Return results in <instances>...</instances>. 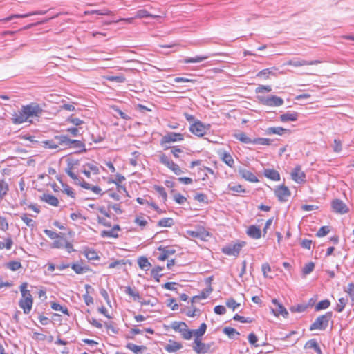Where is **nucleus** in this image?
Instances as JSON below:
<instances>
[{
  "label": "nucleus",
  "mask_w": 354,
  "mask_h": 354,
  "mask_svg": "<svg viewBox=\"0 0 354 354\" xmlns=\"http://www.w3.org/2000/svg\"><path fill=\"white\" fill-rule=\"evenodd\" d=\"M9 190L8 184L4 180H0V199H3Z\"/></svg>",
  "instance_id": "obj_36"
},
{
  "label": "nucleus",
  "mask_w": 354,
  "mask_h": 354,
  "mask_svg": "<svg viewBox=\"0 0 354 354\" xmlns=\"http://www.w3.org/2000/svg\"><path fill=\"white\" fill-rule=\"evenodd\" d=\"M193 350L197 354H205L213 351V350H212V347L214 344V342L205 344L202 342L201 339L195 338Z\"/></svg>",
  "instance_id": "obj_6"
},
{
  "label": "nucleus",
  "mask_w": 354,
  "mask_h": 354,
  "mask_svg": "<svg viewBox=\"0 0 354 354\" xmlns=\"http://www.w3.org/2000/svg\"><path fill=\"white\" fill-rule=\"evenodd\" d=\"M244 245V242L241 243L230 244L222 248L221 251L226 255L237 257Z\"/></svg>",
  "instance_id": "obj_8"
},
{
  "label": "nucleus",
  "mask_w": 354,
  "mask_h": 354,
  "mask_svg": "<svg viewBox=\"0 0 354 354\" xmlns=\"http://www.w3.org/2000/svg\"><path fill=\"white\" fill-rule=\"evenodd\" d=\"M44 147L50 149H57L59 147L55 139L44 142Z\"/></svg>",
  "instance_id": "obj_54"
},
{
  "label": "nucleus",
  "mask_w": 354,
  "mask_h": 354,
  "mask_svg": "<svg viewBox=\"0 0 354 354\" xmlns=\"http://www.w3.org/2000/svg\"><path fill=\"white\" fill-rule=\"evenodd\" d=\"M223 333L228 336L230 339H238L240 333L234 328L231 327H225L223 329Z\"/></svg>",
  "instance_id": "obj_30"
},
{
  "label": "nucleus",
  "mask_w": 354,
  "mask_h": 354,
  "mask_svg": "<svg viewBox=\"0 0 354 354\" xmlns=\"http://www.w3.org/2000/svg\"><path fill=\"white\" fill-rule=\"evenodd\" d=\"M100 236L102 237H113L118 238V234L117 232H115L112 229L110 230H103L100 233Z\"/></svg>",
  "instance_id": "obj_52"
},
{
  "label": "nucleus",
  "mask_w": 354,
  "mask_h": 354,
  "mask_svg": "<svg viewBox=\"0 0 354 354\" xmlns=\"http://www.w3.org/2000/svg\"><path fill=\"white\" fill-rule=\"evenodd\" d=\"M184 140V136L180 133L169 132L162 136L160 140L161 145L167 143L174 142L176 141H182Z\"/></svg>",
  "instance_id": "obj_10"
},
{
  "label": "nucleus",
  "mask_w": 354,
  "mask_h": 354,
  "mask_svg": "<svg viewBox=\"0 0 354 354\" xmlns=\"http://www.w3.org/2000/svg\"><path fill=\"white\" fill-rule=\"evenodd\" d=\"M272 142V140L271 139L266 138H257L253 139V144L254 145H270Z\"/></svg>",
  "instance_id": "obj_44"
},
{
  "label": "nucleus",
  "mask_w": 354,
  "mask_h": 354,
  "mask_svg": "<svg viewBox=\"0 0 354 354\" xmlns=\"http://www.w3.org/2000/svg\"><path fill=\"white\" fill-rule=\"evenodd\" d=\"M126 265V261L124 259L116 260L113 262H111L109 265V268H118L120 266H123Z\"/></svg>",
  "instance_id": "obj_60"
},
{
  "label": "nucleus",
  "mask_w": 354,
  "mask_h": 354,
  "mask_svg": "<svg viewBox=\"0 0 354 354\" xmlns=\"http://www.w3.org/2000/svg\"><path fill=\"white\" fill-rule=\"evenodd\" d=\"M13 245V241L11 237H8L6 239V243H3L0 242V250L3 248H6L7 250H10Z\"/></svg>",
  "instance_id": "obj_55"
},
{
  "label": "nucleus",
  "mask_w": 354,
  "mask_h": 354,
  "mask_svg": "<svg viewBox=\"0 0 354 354\" xmlns=\"http://www.w3.org/2000/svg\"><path fill=\"white\" fill-rule=\"evenodd\" d=\"M209 124H205L200 120H196L194 123L191 124L189 131L196 136L202 137L209 129Z\"/></svg>",
  "instance_id": "obj_5"
},
{
  "label": "nucleus",
  "mask_w": 354,
  "mask_h": 354,
  "mask_svg": "<svg viewBox=\"0 0 354 354\" xmlns=\"http://www.w3.org/2000/svg\"><path fill=\"white\" fill-rule=\"evenodd\" d=\"M50 306L52 309L56 311H61L64 314L69 315L68 308L66 306H63L56 302H52Z\"/></svg>",
  "instance_id": "obj_39"
},
{
  "label": "nucleus",
  "mask_w": 354,
  "mask_h": 354,
  "mask_svg": "<svg viewBox=\"0 0 354 354\" xmlns=\"http://www.w3.org/2000/svg\"><path fill=\"white\" fill-rule=\"evenodd\" d=\"M286 132H289V130L287 129H284L281 127H269L266 129V135L277 134L279 136H282Z\"/></svg>",
  "instance_id": "obj_22"
},
{
  "label": "nucleus",
  "mask_w": 354,
  "mask_h": 354,
  "mask_svg": "<svg viewBox=\"0 0 354 354\" xmlns=\"http://www.w3.org/2000/svg\"><path fill=\"white\" fill-rule=\"evenodd\" d=\"M182 348V345L176 342L169 343L165 346V350L169 353L176 352Z\"/></svg>",
  "instance_id": "obj_35"
},
{
  "label": "nucleus",
  "mask_w": 354,
  "mask_h": 354,
  "mask_svg": "<svg viewBox=\"0 0 354 354\" xmlns=\"http://www.w3.org/2000/svg\"><path fill=\"white\" fill-rule=\"evenodd\" d=\"M174 224V220L171 218H163L160 219L158 225L160 227H171Z\"/></svg>",
  "instance_id": "obj_41"
},
{
  "label": "nucleus",
  "mask_w": 354,
  "mask_h": 354,
  "mask_svg": "<svg viewBox=\"0 0 354 354\" xmlns=\"http://www.w3.org/2000/svg\"><path fill=\"white\" fill-rule=\"evenodd\" d=\"M180 333L185 339H190L193 335L192 330H189L187 327H184Z\"/></svg>",
  "instance_id": "obj_58"
},
{
  "label": "nucleus",
  "mask_w": 354,
  "mask_h": 354,
  "mask_svg": "<svg viewBox=\"0 0 354 354\" xmlns=\"http://www.w3.org/2000/svg\"><path fill=\"white\" fill-rule=\"evenodd\" d=\"M207 329V325L205 323H203L201 324L199 328L196 330H192L193 331V335L195 337V338L200 339L201 337H202Z\"/></svg>",
  "instance_id": "obj_34"
},
{
  "label": "nucleus",
  "mask_w": 354,
  "mask_h": 354,
  "mask_svg": "<svg viewBox=\"0 0 354 354\" xmlns=\"http://www.w3.org/2000/svg\"><path fill=\"white\" fill-rule=\"evenodd\" d=\"M41 199L54 207H57L59 205V201L57 198L49 194H44L41 197Z\"/></svg>",
  "instance_id": "obj_23"
},
{
  "label": "nucleus",
  "mask_w": 354,
  "mask_h": 354,
  "mask_svg": "<svg viewBox=\"0 0 354 354\" xmlns=\"http://www.w3.org/2000/svg\"><path fill=\"white\" fill-rule=\"evenodd\" d=\"M42 112L41 107L35 102L22 106L21 110L13 113L12 122L15 124H22L27 122L30 118L39 117Z\"/></svg>",
  "instance_id": "obj_1"
},
{
  "label": "nucleus",
  "mask_w": 354,
  "mask_h": 354,
  "mask_svg": "<svg viewBox=\"0 0 354 354\" xmlns=\"http://www.w3.org/2000/svg\"><path fill=\"white\" fill-rule=\"evenodd\" d=\"M212 279V277L207 278V283H210V281ZM212 291H213V289H212L211 285L209 284V286L203 290L202 292L198 295L193 297L192 301L195 302L199 299H206Z\"/></svg>",
  "instance_id": "obj_15"
},
{
  "label": "nucleus",
  "mask_w": 354,
  "mask_h": 354,
  "mask_svg": "<svg viewBox=\"0 0 354 354\" xmlns=\"http://www.w3.org/2000/svg\"><path fill=\"white\" fill-rule=\"evenodd\" d=\"M54 139L56 141V144H57L58 147L64 146L66 147H68L70 146V140L67 136L65 135H57L54 137Z\"/></svg>",
  "instance_id": "obj_25"
},
{
  "label": "nucleus",
  "mask_w": 354,
  "mask_h": 354,
  "mask_svg": "<svg viewBox=\"0 0 354 354\" xmlns=\"http://www.w3.org/2000/svg\"><path fill=\"white\" fill-rule=\"evenodd\" d=\"M315 268V264L313 262H309L306 263L303 269H302V273L304 275L309 274L310 272H313Z\"/></svg>",
  "instance_id": "obj_50"
},
{
  "label": "nucleus",
  "mask_w": 354,
  "mask_h": 354,
  "mask_svg": "<svg viewBox=\"0 0 354 354\" xmlns=\"http://www.w3.org/2000/svg\"><path fill=\"white\" fill-rule=\"evenodd\" d=\"M272 302L275 306V308L272 309V311L275 316L278 317L279 315H282L284 318L288 317V312L277 299H273Z\"/></svg>",
  "instance_id": "obj_12"
},
{
  "label": "nucleus",
  "mask_w": 354,
  "mask_h": 354,
  "mask_svg": "<svg viewBox=\"0 0 354 354\" xmlns=\"http://www.w3.org/2000/svg\"><path fill=\"white\" fill-rule=\"evenodd\" d=\"M292 179L297 183H302L306 180V174L301 171V166H296L291 172Z\"/></svg>",
  "instance_id": "obj_13"
},
{
  "label": "nucleus",
  "mask_w": 354,
  "mask_h": 354,
  "mask_svg": "<svg viewBox=\"0 0 354 354\" xmlns=\"http://www.w3.org/2000/svg\"><path fill=\"white\" fill-rule=\"evenodd\" d=\"M248 339L249 343L251 345L254 346L256 347L259 346V344H257V342L258 341V337H257V335L254 333H250L248 335Z\"/></svg>",
  "instance_id": "obj_62"
},
{
  "label": "nucleus",
  "mask_w": 354,
  "mask_h": 354,
  "mask_svg": "<svg viewBox=\"0 0 354 354\" xmlns=\"http://www.w3.org/2000/svg\"><path fill=\"white\" fill-rule=\"evenodd\" d=\"M55 239L56 240H55L54 242L53 243L52 248H63L66 239L59 236V238Z\"/></svg>",
  "instance_id": "obj_49"
},
{
  "label": "nucleus",
  "mask_w": 354,
  "mask_h": 354,
  "mask_svg": "<svg viewBox=\"0 0 354 354\" xmlns=\"http://www.w3.org/2000/svg\"><path fill=\"white\" fill-rule=\"evenodd\" d=\"M226 306L234 310L240 306V304L237 303L233 298H231L226 301Z\"/></svg>",
  "instance_id": "obj_64"
},
{
  "label": "nucleus",
  "mask_w": 354,
  "mask_h": 354,
  "mask_svg": "<svg viewBox=\"0 0 354 354\" xmlns=\"http://www.w3.org/2000/svg\"><path fill=\"white\" fill-rule=\"evenodd\" d=\"M264 175L269 179H271L274 181H278L280 180L279 173L272 169H266L264 170Z\"/></svg>",
  "instance_id": "obj_26"
},
{
  "label": "nucleus",
  "mask_w": 354,
  "mask_h": 354,
  "mask_svg": "<svg viewBox=\"0 0 354 354\" xmlns=\"http://www.w3.org/2000/svg\"><path fill=\"white\" fill-rule=\"evenodd\" d=\"M306 348H312L313 349L317 354H322V351L319 346L317 342L315 339H312L308 340L305 344Z\"/></svg>",
  "instance_id": "obj_28"
},
{
  "label": "nucleus",
  "mask_w": 354,
  "mask_h": 354,
  "mask_svg": "<svg viewBox=\"0 0 354 354\" xmlns=\"http://www.w3.org/2000/svg\"><path fill=\"white\" fill-rule=\"evenodd\" d=\"M71 267L76 274H83L88 270L87 267H83L79 263H73Z\"/></svg>",
  "instance_id": "obj_43"
},
{
  "label": "nucleus",
  "mask_w": 354,
  "mask_h": 354,
  "mask_svg": "<svg viewBox=\"0 0 354 354\" xmlns=\"http://www.w3.org/2000/svg\"><path fill=\"white\" fill-rule=\"evenodd\" d=\"M228 189L230 191H233V192H237V193L245 192V189H243L242 185H239V184H234V185L230 184L228 186Z\"/></svg>",
  "instance_id": "obj_53"
},
{
  "label": "nucleus",
  "mask_w": 354,
  "mask_h": 354,
  "mask_svg": "<svg viewBox=\"0 0 354 354\" xmlns=\"http://www.w3.org/2000/svg\"><path fill=\"white\" fill-rule=\"evenodd\" d=\"M331 206L333 211L337 214H344L348 212V207L346 203L338 198L334 199L331 202Z\"/></svg>",
  "instance_id": "obj_11"
},
{
  "label": "nucleus",
  "mask_w": 354,
  "mask_h": 354,
  "mask_svg": "<svg viewBox=\"0 0 354 354\" xmlns=\"http://www.w3.org/2000/svg\"><path fill=\"white\" fill-rule=\"evenodd\" d=\"M86 257L89 260H95L98 259L97 254L95 250H89L85 252Z\"/></svg>",
  "instance_id": "obj_63"
},
{
  "label": "nucleus",
  "mask_w": 354,
  "mask_h": 354,
  "mask_svg": "<svg viewBox=\"0 0 354 354\" xmlns=\"http://www.w3.org/2000/svg\"><path fill=\"white\" fill-rule=\"evenodd\" d=\"M160 162L171 170L176 175H180L183 173L180 167L164 153L160 156Z\"/></svg>",
  "instance_id": "obj_7"
},
{
  "label": "nucleus",
  "mask_w": 354,
  "mask_h": 354,
  "mask_svg": "<svg viewBox=\"0 0 354 354\" xmlns=\"http://www.w3.org/2000/svg\"><path fill=\"white\" fill-rule=\"evenodd\" d=\"M274 194L280 202H286L290 196L291 192L288 187L282 185L277 186L274 189Z\"/></svg>",
  "instance_id": "obj_9"
},
{
  "label": "nucleus",
  "mask_w": 354,
  "mask_h": 354,
  "mask_svg": "<svg viewBox=\"0 0 354 354\" xmlns=\"http://www.w3.org/2000/svg\"><path fill=\"white\" fill-rule=\"evenodd\" d=\"M68 147H73L78 149V152H85L86 149L85 145L80 140H70V146Z\"/></svg>",
  "instance_id": "obj_29"
},
{
  "label": "nucleus",
  "mask_w": 354,
  "mask_h": 354,
  "mask_svg": "<svg viewBox=\"0 0 354 354\" xmlns=\"http://www.w3.org/2000/svg\"><path fill=\"white\" fill-rule=\"evenodd\" d=\"M233 136L240 142L244 144H253V139L249 138L247 134L244 132L239 131L235 133Z\"/></svg>",
  "instance_id": "obj_24"
},
{
  "label": "nucleus",
  "mask_w": 354,
  "mask_h": 354,
  "mask_svg": "<svg viewBox=\"0 0 354 354\" xmlns=\"http://www.w3.org/2000/svg\"><path fill=\"white\" fill-rule=\"evenodd\" d=\"M208 57H209V56H207V55L196 56L194 57H186L184 59L183 62L185 64L199 63V62H201L207 59Z\"/></svg>",
  "instance_id": "obj_32"
},
{
  "label": "nucleus",
  "mask_w": 354,
  "mask_h": 354,
  "mask_svg": "<svg viewBox=\"0 0 354 354\" xmlns=\"http://www.w3.org/2000/svg\"><path fill=\"white\" fill-rule=\"evenodd\" d=\"M158 250L162 252L161 254L158 258L160 261H165L168 259L170 255L176 253L175 249L167 246L160 245L158 248Z\"/></svg>",
  "instance_id": "obj_16"
},
{
  "label": "nucleus",
  "mask_w": 354,
  "mask_h": 354,
  "mask_svg": "<svg viewBox=\"0 0 354 354\" xmlns=\"http://www.w3.org/2000/svg\"><path fill=\"white\" fill-rule=\"evenodd\" d=\"M165 17V12L164 11H159V14L154 15L151 14L148 11H147L145 9L139 10L136 12V14L135 15L136 18H145V17H151L153 19H158Z\"/></svg>",
  "instance_id": "obj_14"
},
{
  "label": "nucleus",
  "mask_w": 354,
  "mask_h": 354,
  "mask_svg": "<svg viewBox=\"0 0 354 354\" xmlns=\"http://www.w3.org/2000/svg\"><path fill=\"white\" fill-rule=\"evenodd\" d=\"M344 291L349 295L352 305H354V283H348V285L344 288Z\"/></svg>",
  "instance_id": "obj_45"
},
{
  "label": "nucleus",
  "mask_w": 354,
  "mask_h": 354,
  "mask_svg": "<svg viewBox=\"0 0 354 354\" xmlns=\"http://www.w3.org/2000/svg\"><path fill=\"white\" fill-rule=\"evenodd\" d=\"M348 298L347 297H341L338 300V303L336 305V307L335 308V310L341 313L344 310L345 306L348 304Z\"/></svg>",
  "instance_id": "obj_33"
},
{
  "label": "nucleus",
  "mask_w": 354,
  "mask_h": 354,
  "mask_svg": "<svg viewBox=\"0 0 354 354\" xmlns=\"http://www.w3.org/2000/svg\"><path fill=\"white\" fill-rule=\"evenodd\" d=\"M7 268L12 271H16L21 268V263L17 261H10L7 264Z\"/></svg>",
  "instance_id": "obj_51"
},
{
  "label": "nucleus",
  "mask_w": 354,
  "mask_h": 354,
  "mask_svg": "<svg viewBox=\"0 0 354 354\" xmlns=\"http://www.w3.org/2000/svg\"><path fill=\"white\" fill-rule=\"evenodd\" d=\"M272 68H266V69L261 70L257 74V76L259 77H264V78L267 79V78H268L269 75L272 74Z\"/></svg>",
  "instance_id": "obj_59"
},
{
  "label": "nucleus",
  "mask_w": 354,
  "mask_h": 354,
  "mask_svg": "<svg viewBox=\"0 0 354 354\" xmlns=\"http://www.w3.org/2000/svg\"><path fill=\"white\" fill-rule=\"evenodd\" d=\"M330 305V302L328 299L322 300L317 304L315 307L316 311H319L328 308Z\"/></svg>",
  "instance_id": "obj_38"
},
{
  "label": "nucleus",
  "mask_w": 354,
  "mask_h": 354,
  "mask_svg": "<svg viewBox=\"0 0 354 354\" xmlns=\"http://www.w3.org/2000/svg\"><path fill=\"white\" fill-rule=\"evenodd\" d=\"M258 99L263 105L272 107L280 106L284 102L281 97L277 95L258 96Z\"/></svg>",
  "instance_id": "obj_4"
},
{
  "label": "nucleus",
  "mask_w": 354,
  "mask_h": 354,
  "mask_svg": "<svg viewBox=\"0 0 354 354\" xmlns=\"http://www.w3.org/2000/svg\"><path fill=\"white\" fill-rule=\"evenodd\" d=\"M222 160L230 167L233 168L234 167V160L228 152L223 151L221 154Z\"/></svg>",
  "instance_id": "obj_27"
},
{
  "label": "nucleus",
  "mask_w": 354,
  "mask_h": 354,
  "mask_svg": "<svg viewBox=\"0 0 354 354\" xmlns=\"http://www.w3.org/2000/svg\"><path fill=\"white\" fill-rule=\"evenodd\" d=\"M333 314L331 312H327L324 315L317 317L315 322L310 326V331L315 330H325L328 326L329 321L331 319Z\"/></svg>",
  "instance_id": "obj_3"
},
{
  "label": "nucleus",
  "mask_w": 354,
  "mask_h": 354,
  "mask_svg": "<svg viewBox=\"0 0 354 354\" xmlns=\"http://www.w3.org/2000/svg\"><path fill=\"white\" fill-rule=\"evenodd\" d=\"M67 122L72 123L75 126H80L84 123V122L80 118H74L73 115L68 117L66 120Z\"/></svg>",
  "instance_id": "obj_61"
},
{
  "label": "nucleus",
  "mask_w": 354,
  "mask_h": 354,
  "mask_svg": "<svg viewBox=\"0 0 354 354\" xmlns=\"http://www.w3.org/2000/svg\"><path fill=\"white\" fill-rule=\"evenodd\" d=\"M126 347L136 354H141L142 351L147 349L145 346H138L133 343H128Z\"/></svg>",
  "instance_id": "obj_31"
},
{
  "label": "nucleus",
  "mask_w": 354,
  "mask_h": 354,
  "mask_svg": "<svg viewBox=\"0 0 354 354\" xmlns=\"http://www.w3.org/2000/svg\"><path fill=\"white\" fill-rule=\"evenodd\" d=\"M106 80L109 82H115L118 83H123L126 81V78L123 75H107L105 77Z\"/></svg>",
  "instance_id": "obj_37"
},
{
  "label": "nucleus",
  "mask_w": 354,
  "mask_h": 354,
  "mask_svg": "<svg viewBox=\"0 0 354 354\" xmlns=\"http://www.w3.org/2000/svg\"><path fill=\"white\" fill-rule=\"evenodd\" d=\"M125 293L133 297L134 301H139L140 299L139 292L134 291L130 286L125 287Z\"/></svg>",
  "instance_id": "obj_40"
},
{
  "label": "nucleus",
  "mask_w": 354,
  "mask_h": 354,
  "mask_svg": "<svg viewBox=\"0 0 354 354\" xmlns=\"http://www.w3.org/2000/svg\"><path fill=\"white\" fill-rule=\"evenodd\" d=\"M299 113L295 111H288L286 113L281 114L279 117L280 120L283 122L289 121H296L298 118Z\"/></svg>",
  "instance_id": "obj_20"
},
{
  "label": "nucleus",
  "mask_w": 354,
  "mask_h": 354,
  "mask_svg": "<svg viewBox=\"0 0 354 354\" xmlns=\"http://www.w3.org/2000/svg\"><path fill=\"white\" fill-rule=\"evenodd\" d=\"M138 264L141 269H148L151 266L147 258L141 257L138 259Z\"/></svg>",
  "instance_id": "obj_42"
},
{
  "label": "nucleus",
  "mask_w": 354,
  "mask_h": 354,
  "mask_svg": "<svg viewBox=\"0 0 354 354\" xmlns=\"http://www.w3.org/2000/svg\"><path fill=\"white\" fill-rule=\"evenodd\" d=\"M247 234L254 239H258L261 236V231L256 225H250L247 230Z\"/></svg>",
  "instance_id": "obj_21"
},
{
  "label": "nucleus",
  "mask_w": 354,
  "mask_h": 354,
  "mask_svg": "<svg viewBox=\"0 0 354 354\" xmlns=\"http://www.w3.org/2000/svg\"><path fill=\"white\" fill-rule=\"evenodd\" d=\"M184 327H187V324L183 322H174L171 324V328L178 332H181Z\"/></svg>",
  "instance_id": "obj_47"
},
{
  "label": "nucleus",
  "mask_w": 354,
  "mask_h": 354,
  "mask_svg": "<svg viewBox=\"0 0 354 354\" xmlns=\"http://www.w3.org/2000/svg\"><path fill=\"white\" fill-rule=\"evenodd\" d=\"M21 218L26 224L27 226L32 228L35 227V222L32 219L28 218L26 214L21 215Z\"/></svg>",
  "instance_id": "obj_56"
},
{
  "label": "nucleus",
  "mask_w": 354,
  "mask_h": 354,
  "mask_svg": "<svg viewBox=\"0 0 354 354\" xmlns=\"http://www.w3.org/2000/svg\"><path fill=\"white\" fill-rule=\"evenodd\" d=\"M44 13H45V12H44V11H35V12H28V13L22 14V15H19V14L12 15L6 18L1 19V21H9L12 20L13 19L25 18V17H28L36 15H43Z\"/></svg>",
  "instance_id": "obj_19"
},
{
  "label": "nucleus",
  "mask_w": 354,
  "mask_h": 354,
  "mask_svg": "<svg viewBox=\"0 0 354 354\" xmlns=\"http://www.w3.org/2000/svg\"><path fill=\"white\" fill-rule=\"evenodd\" d=\"M239 174L240 176L244 178L245 180L252 182L256 183L258 182V179L257 176L251 171L245 169H239Z\"/></svg>",
  "instance_id": "obj_18"
},
{
  "label": "nucleus",
  "mask_w": 354,
  "mask_h": 354,
  "mask_svg": "<svg viewBox=\"0 0 354 354\" xmlns=\"http://www.w3.org/2000/svg\"><path fill=\"white\" fill-rule=\"evenodd\" d=\"M28 283H22L19 287L21 298L19 301V306L23 309L24 314H28L32 307L33 299L30 291L27 289Z\"/></svg>",
  "instance_id": "obj_2"
},
{
  "label": "nucleus",
  "mask_w": 354,
  "mask_h": 354,
  "mask_svg": "<svg viewBox=\"0 0 354 354\" xmlns=\"http://www.w3.org/2000/svg\"><path fill=\"white\" fill-rule=\"evenodd\" d=\"M322 62L319 60L306 61L303 59L290 60L287 62V65L292 66L295 67H299L306 65H317Z\"/></svg>",
  "instance_id": "obj_17"
},
{
  "label": "nucleus",
  "mask_w": 354,
  "mask_h": 354,
  "mask_svg": "<svg viewBox=\"0 0 354 354\" xmlns=\"http://www.w3.org/2000/svg\"><path fill=\"white\" fill-rule=\"evenodd\" d=\"M329 232H330V229H329L328 226H322L317 232L316 236L317 237H323V236H326Z\"/></svg>",
  "instance_id": "obj_57"
},
{
  "label": "nucleus",
  "mask_w": 354,
  "mask_h": 354,
  "mask_svg": "<svg viewBox=\"0 0 354 354\" xmlns=\"http://www.w3.org/2000/svg\"><path fill=\"white\" fill-rule=\"evenodd\" d=\"M57 179L62 183V187L64 189L63 192L71 198H75V193L73 189L70 187L67 184H64L59 178L57 177Z\"/></svg>",
  "instance_id": "obj_46"
},
{
  "label": "nucleus",
  "mask_w": 354,
  "mask_h": 354,
  "mask_svg": "<svg viewBox=\"0 0 354 354\" xmlns=\"http://www.w3.org/2000/svg\"><path fill=\"white\" fill-rule=\"evenodd\" d=\"M153 189L159 194V195L162 197L164 201L167 200V194L165 188L162 186L156 185L153 186Z\"/></svg>",
  "instance_id": "obj_48"
}]
</instances>
